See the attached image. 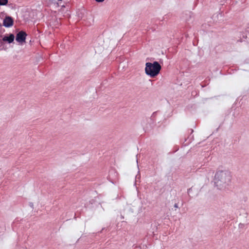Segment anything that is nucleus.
Instances as JSON below:
<instances>
[{
  "label": "nucleus",
  "instance_id": "f257e3e1",
  "mask_svg": "<svg viewBox=\"0 0 249 249\" xmlns=\"http://www.w3.org/2000/svg\"><path fill=\"white\" fill-rule=\"evenodd\" d=\"M231 179L230 172L228 171H218L216 172L214 183L215 186L219 190L225 188L228 186Z\"/></svg>",
  "mask_w": 249,
  "mask_h": 249
},
{
  "label": "nucleus",
  "instance_id": "f03ea898",
  "mask_svg": "<svg viewBox=\"0 0 249 249\" xmlns=\"http://www.w3.org/2000/svg\"><path fill=\"white\" fill-rule=\"evenodd\" d=\"M161 69V66L158 61H154L153 63L146 62L145 67V72L146 75L151 78H154L160 73Z\"/></svg>",
  "mask_w": 249,
  "mask_h": 249
},
{
  "label": "nucleus",
  "instance_id": "7ed1b4c3",
  "mask_svg": "<svg viewBox=\"0 0 249 249\" xmlns=\"http://www.w3.org/2000/svg\"><path fill=\"white\" fill-rule=\"evenodd\" d=\"M27 36V35L25 32L20 31L17 34L16 36V40L18 42L20 43L25 42Z\"/></svg>",
  "mask_w": 249,
  "mask_h": 249
},
{
  "label": "nucleus",
  "instance_id": "20e7f679",
  "mask_svg": "<svg viewBox=\"0 0 249 249\" xmlns=\"http://www.w3.org/2000/svg\"><path fill=\"white\" fill-rule=\"evenodd\" d=\"M14 24V19L12 17L6 16L3 21V26L9 28L12 27Z\"/></svg>",
  "mask_w": 249,
  "mask_h": 249
},
{
  "label": "nucleus",
  "instance_id": "39448f33",
  "mask_svg": "<svg viewBox=\"0 0 249 249\" xmlns=\"http://www.w3.org/2000/svg\"><path fill=\"white\" fill-rule=\"evenodd\" d=\"M15 38V36L13 34H10L9 35H5L2 39V41L3 42H7L10 44L13 42Z\"/></svg>",
  "mask_w": 249,
  "mask_h": 249
},
{
  "label": "nucleus",
  "instance_id": "423d86ee",
  "mask_svg": "<svg viewBox=\"0 0 249 249\" xmlns=\"http://www.w3.org/2000/svg\"><path fill=\"white\" fill-rule=\"evenodd\" d=\"M8 2V0H0V5H6Z\"/></svg>",
  "mask_w": 249,
  "mask_h": 249
},
{
  "label": "nucleus",
  "instance_id": "0eeeda50",
  "mask_svg": "<svg viewBox=\"0 0 249 249\" xmlns=\"http://www.w3.org/2000/svg\"><path fill=\"white\" fill-rule=\"evenodd\" d=\"M246 226V225L244 224L240 223L239 224V228L241 229H244Z\"/></svg>",
  "mask_w": 249,
  "mask_h": 249
},
{
  "label": "nucleus",
  "instance_id": "6e6552de",
  "mask_svg": "<svg viewBox=\"0 0 249 249\" xmlns=\"http://www.w3.org/2000/svg\"><path fill=\"white\" fill-rule=\"evenodd\" d=\"M174 209L175 211L177 210V209H179L178 203H175L174 204L173 208H172V209Z\"/></svg>",
  "mask_w": 249,
  "mask_h": 249
},
{
  "label": "nucleus",
  "instance_id": "1a4fd4ad",
  "mask_svg": "<svg viewBox=\"0 0 249 249\" xmlns=\"http://www.w3.org/2000/svg\"><path fill=\"white\" fill-rule=\"evenodd\" d=\"M156 115H157V112H153L151 116V119L153 120L155 118V117L156 116Z\"/></svg>",
  "mask_w": 249,
  "mask_h": 249
},
{
  "label": "nucleus",
  "instance_id": "9d476101",
  "mask_svg": "<svg viewBox=\"0 0 249 249\" xmlns=\"http://www.w3.org/2000/svg\"><path fill=\"white\" fill-rule=\"evenodd\" d=\"M62 0H58V2L57 3V5L61 6ZM62 7H65V6L64 5H61Z\"/></svg>",
  "mask_w": 249,
  "mask_h": 249
},
{
  "label": "nucleus",
  "instance_id": "9b49d317",
  "mask_svg": "<svg viewBox=\"0 0 249 249\" xmlns=\"http://www.w3.org/2000/svg\"><path fill=\"white\" fill-rule=\"evenodd\" d=\"M29 205L30 206L31 208H33L34 204L33 202H29Z\"/></svg>",
  "mask_w": 249,
  "mask_h": 249
},
{
  "label": "nucleus",
  "instance_id": "f8f14e48",
  "mask_svg": "<svg viewBox=\"0 0 249 249\" xmlns=\"http://www.w3.org/2000/svg\"><path fill=\"white\" fill-rule=\"evenodd\" d=\"M104 0H95V1L98 2H103Z\"/></svg>",
  "mask_w": 249,
  "mask_h": 249
},
{
  "label": "nucleus",
  "instance_id": "ddd939ff",
  "mask_svg": "<svg viewBox=\"0 0 249 249\" xmlns=\"http://www.w3.org/2000/svg\"><path fill=\"white\" fill-rule=\"evenodd\" d=\"M3 42L1 40H0V46H2L3 45Z\"/></svg>",
  "mask_w": 249,
  "mask_h": 249
},
{
  "label": "nucleus",
  "instance_id": "4468645a",
  "mask_svg": "<svg viewBox=\"0 0 249 249\" xmlns=\"http://www.w3.org/2000/svg\"><path fill=\"white\" fill-rule=\"evenodd\" d=\"M189 131H190V133L191 134H192L194 132V130H193V129H189Z\"/></svg>",
  "mask_w": 249,
  "mask_h": 249
},
{
  "label": "nucleus",
  "instance_id": "2eb2a0df",
  "mask_svg": "<svg viewBox=\"0 0 249 249\" xmlns=\"http://www.w3.org/2000/svg\"><path fill=\"white\" fill-rule=\"evenodd\" d=\"M190 190H191V189H189L188 190V192H189Z\"/></svg>",
  "mask_w": 249,
  "mask_h": 249
},
{
  "label": "nucleus",
  "instance_id": "dca6fc26",
  "mask_svg": "<svg viewBox=\"0 0 249 249\" xmlns=\"http://www.w3.org/2000/svg\"><path fill=\"white\" fill-rule=\"evenodd\" d=\"M74 218H76V217L75 216V215H74Z\"/></svg>",
  "mask_w": 249,
  "mask_h": 249
}]
</instances>
